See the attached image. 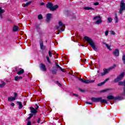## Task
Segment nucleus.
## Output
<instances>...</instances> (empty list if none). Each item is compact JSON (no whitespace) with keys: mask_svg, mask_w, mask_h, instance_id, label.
I'll use <instances>...</instances> for the list:
<instances>
[{"mask_svg":"<svg viewBox=\"0 0 125 125\" xmlns=\"http://www.w3.org/2000/svg\"><path fill=\"white\" fill-rule=\"evenodd\" d=\"M84 39L90 45V46L93 48V49L95 51H98V49H97V47H96V45H95V43L94 42V41L91 39V38L87 37L85 36L84 37Z\"/></svg>","mask_w":125,"mask_h":125,"instance_id":"obj_1","label":"nucleus"},{"mask_svg":"<svg viewBox=\"0 0 125 125\" xmlns=\"http://www.w3.org/2000/svg\"><path fill=\"white\" fill-rule=\"evenodd\" d=\"M65 28V24L61 21H59V25L56 26V30L58 31V33L56 34L58 35L59 33L64 32Z\"/></svg>","mask_w":125,"mask_h":125,"instance_id":"obj_2","label":"nucleus"},{"mask_svg":"<svg viewBox=\"0 0 125 125\" xmlns=\"http://www.w3.org/2000/svg\"><path fill=\"white\" fill-rule=\"evenodd\" d=\"M91 100L93 102H100L101 103H104V104H107V103H108L106 100L102 99V97H98V98L92 97L91 98Z\"/></svg>","mask_w":125,"mask_h":125,"instance_id":"obj_3","label":"nucleus"},{"mask_svg":"<svg viewBox=\"0 0 125 125\" xmlns=\"http://www.w3.org/2000/svg\"><path fill=\"white\" fill-rule=\"evenodd\" d=\"M114 68H116V64H114L112 66H111L110 67H109L107 69H104V72L101 73V76H105V75H107V74H108V73H109V72H110L111 70H113Z\"/></svg>","mask_w":125,"mask_h":125,"instance_id":"obj_4","label":"nucleus"},{"mask_svg":"<svg viewBox=\"0 0 125 125\" xmlns=\"http://www.w3.org/2000/svg\"><path fill=\"white\" fill-rule=\"evenodd\" d=\"M125 10V0H122L120 3V9L119 10V13L120 14H123V11Z\"/></svg>","mask_w":125,"mask_h":125,"instance_id":"obj_5","label":"nucleus"},{"mask_svg":"<svg viewBox=\"0 0 125 125\" xmlns=\"http://www.w3.org/2000/svg\"><path fill=\"white\" fill-rule=\"evenodd\" d=\"M93 20H95V23L97 25H99V24H101V23H102V20H101V17L100 16L94 17Z\"/></svg>","mask_w":125,"mask_h":125,"instance_id":"obj_6","label":"nucleus"},{"mask_svg":"<svg viewBox=\"0 0 125 125\" xmlns=\"http://www.w3.org/2000/svg\"><path fill=\"white\" fill-rule=\"evenodd\" d=\"M124 77H125V73H121L119 76L117 77L116 79L114 80V83H118V82H120V81L123 79Z\"/></svg>","mask_w":125,"mask_h":125,"instance_id":"obj_7","label":"nucleus"},{"mask_svg":"<svg viewBox=\"0 0 125 125\" xmlns=\"http://www.w3.org/2000/svg\"><path fill=\"white\" fill-rule=\"evenodd\" d=\"M78 80H80V82H82L84 83H94V80H85L84 79L80 78H78Z\"/></svg>","mask_w":125,"mask_h":125,"instance_id":"obj_8","label":"nucleus"},{"mask_svg":"<svg viewBox=\"0 0 125 125\" xmlns=\"http://www.w3.org/2000/svg\"><path fill=\"white\" fill-rule=\"evenodd\" d=\"M113 54L114 56H120V51L118 49H116L113 52Z\"/></svg>","mask_w":125,"mask_h":125,"instance_id":"obj_9","label":"nucleus"},{"mask_svg":"<svg viewBox=\"0 0 125 125\" xmlns=\"http://www.w3.org/2000/svg\"><path fill=\"white\" fill-rule=\"evenodd\" d=\"M51 16H52V14H51V13H49L47 14L46 20V21L47 22V23H48V22L50 21V19L51 18Z\"/></svg>","mask_w":125,"mask_h":125,"instance_id":"obj_10","label":"nucleus"},{"mask_svg":"<svg viewBox=\"0 0 125 125\" xmlns=\"http://www.w3.org/2000/svg\"><path fill=\"white\" fill-rule=\"evenodd\" d=\"M40 48L42 50H45V49H46L45 46L43 45V42L42 41L40 42Z\"/></svg>","mask_w":125,"mask_h":125,"instance_id":"obj_11","label":"nucleus"},{"mask_svg":"<svg viewBox=\"0 0 125 125\" xmlns=\"http://www.w3.org/2000/svg\"><path fill=\"white\" fill-rule=\"evenodd\" d=\"M30 112L33 115H36L38 113V111L34 107H30Z\"/></svg>","mask_w":125,"mask_h":125,"instance_id":"obj_12","label":"nucleus"},{"mask_svg":"<svg viewBox=\"0 0 125 125\" xmlns=\"http://www.w3.org/2000/svg\"><path fill=\"white\" fill-rule=\"evenodd\" d=\"M40 68L43 72H45V71H46V67L45 66V65L44 64H43L42 63L40 64Z\"/></svg>","mask_w":125,"mask_h":125,"instance_id":"obj_13","label":"nucleus"},{"mask_svg":"<svg viewBox=\"0 0 125 125\" xmlns=\"http://www.w3.org/2000/svg\"><path fill=\"white\" fill-rule=\"evenodd\" d=\"M18 31H20V28H19V27L14 25L13 27V32H18Z\"/></svg>","mask_w":125,"mask_h":125,"instance_id":"obj_14","label":"nucleus"},{"mask_svg":"<svg viewBox=\"0 0 125 125\" xmlns=\"http://www.w3.org/2000/svg\"><path fill=\"white\" fill-rule=\"evenodd\" d=\"M53 5V4H52V3L49 2L46 4V7H47V8H49V9H50V10H51Z\"/></svg>","mask_w":125,"mask_h":125,"instance_id":"obj_15","label":"nucleus"},{"mask_svg":"<svg viewBox=\"0 0 125 125\" xmlns=\"http://www.w3.org/2000/svg\"><path fill=\"white\" fill-rule=\"evenodd\" d=\"M59 6L58 5H55L54 6H52V8H51V11H54L55 10H56L57 9V8H58Z\"/></svg>","mask_w":125,"mask_h":125,"instance_id":"obj_16","label":"nucleus"},{"mask_svg":"<svg viewBox=\"0 0 125 125\" xmlns=\"http://www.w3.org/2000/svg\"><path fill=\"white\" fill-rule=\"evenodd\" d=\"M56 64V69H59L61 71H62V72H65L64 71V70H63V69H62V67L60 66V65H58V64H57V63H55Z\"/></svg>","mask_w":125,"mask_h":125,"instance_id":"obj_17","label":"nucleus"},{"mask_svg":"<svg viewBox=\"0 0 125 125\" xmlns=\"http://www.w3.org/2000/svg\"><path fill=\"white\" fill-rule=\"evenodd\" d=\"M31 3H32V1L27 2V3H26L25 4H22V6L23 7H26L27 6H29V5H30V4H31Z\"/></svg>","mask_w":125,"mask_h":125,"instance_id":"obj_18","label":"nucleus"},{"mask_svg":"<svg viewBox=\"0 0 125 125\" xmlns=\"http://www.w3.org/2000/svg\"><path fill=\"white\" fill-rule=\"evenodd\" d=\"M4 10L1 9V7H0V18L1 19H2V13H3V12H4Z\"/></svg>","mask_w":125,"mask_h":125,"instance_id":"obj_19","label":"nucleus"},{"mask_svg":"<svg viewBox=\"0 0 125 125\" xmlns=\"http://www.w3.org/2000/svg\"><path fill=\"white\" fill-rule=\"evenodd\" d=\"M16 99L15 98H14V97H9L8 98V101L9 102H11L12 101H15Z\"/></svg>","mask_w":125,"mask_h":125,"instance_id":"obj_20","label":"nucleus"},{"mask_svg":"<svg viewBox=\"0 0 125 125\" xmlns=\"http://www.w3.org/2000/svg\"><path fill=\"white\" fill-rule=\"evenodd\" d=\"M17 103L19 105V109H20V110H21V109L23 108V104H22V103H21V102H17Z\"/></svg>","mask_w":125,"mask_h":125,"instance_id":"obj_21","label":"nucleus"},{"mask_svg":"<svg viewBox=\"0 0 125 125\" xmlns=\"http://www.w3.org/2000/svg\"><path fill=\"white\" fill-rule=\"evenodd\" d=\"M58 71V70L57 69V68H54V67H53V69L52 70V73L54 75H56Z\"/></svg>","mask_w":125,"mask_h":125,"instance_id":"obj_22","label":"nucleus"},{"mask_svg":"<svg viewBox=\"0 0 125 125\" xmlns=\"http://www.w3.org/2000/svg\"><path fill=\"white\" fill-rule=\"evenodd\" d=\"M108 80H109V79H105L104 82L98 83L97 84L98 86H102V85H103L105 83H106V82H107V81H108Z\"/></svg>","mask_w":125,"mask_h":125,"instance_id":"obj_23","label":"nucleus"},{"mask_svg":"<svg viewBox=\"0 0 125 125\" xmlns=\"http://www.w3.org/2000/svg\"><path fill=\"white\" fill-rule=\"evenodd\" d=\"M85 10H94V9L90 7H85L83 8Z\"/></svg>","mask_w":125,"mask_h":125,"instance_id":"obj_24","label":"nucleus"},{"mask_svg":"<svg viewBox=\"0 0 125 125\" xmlns=\"http://www.w3.org/2000/svg\"><path fill=\"white\" fill-rule=\"evenodd\" d=\"M104 45H105V46L106 47L107 49H108L109 50H112V49L111 48V45H108V44H107L105 42H104Z\"/></svg>","mask_w":125,"mask_h":125,"instance_id":"obj_25","label":"nucleus"},{"mask_svg":"<svg viewBox=\"0 0 125 125\" xmlns=\"http://www.w3.org/2000/svg\"><path fill=\"white\" fill-rule=\"evenodd\" d=\"M18 75H22V74H24V69H21L17 72Z\"/></svg>","mask_w":125,"mask_h":125,"instance_id":"obj_26","label":"nucleus"},{"mask_svg":"<svg viewBox=\"0 0 125 125\" xmlns=\"http://www.w3.org/2000/svg\"><path fill=\"white\" fill-rule=\"evenodd\" d=\"M114 20L115 21V23H118V22H119V19L118 18V16H117V14H115Z\"/></svg>","mask_w":125,"mask_h":125,"instance_id":"obj_27","label":"nucleus"},{"mask_svg":"<svg viewBox=\"0 0 125 125\" xmlns=\"http://www.w3.org/2000/svg\"><path fill=\"white\" fill-rule=\"evenodd\" d=\"M107 99H108L109 100H111L112 99H115V98L114 97V96H112V95H109L107 97Z\"/></svg>","mask_w":125,"mask_h":125,"instance_id":"obj_28","label":"nucleus"},{"mask_svg":"<svg viewBox=\"0 0 125 125\" xmlns=\"http://www.w3.org/2000/svg\"><path fill=\"white\" fill-rule=\"evenodd\" d=\"M21 79H22V76H20V77L16 76L15 77V81H16L17 82L19 80H20Z\"/></svg>","mask_w":125,"mask_h":125,"instance_id":"obj_29","label":"nucleus"},{"mask_svg":"<svg viewBox=\"0 0 125 125\" xmlns=\"http://www.w3.org/2000/svg\"><path fill=\"white\" fill-rule=\"evenodd\" d=\"M1 84H0V87H3L4 86H5V83L4 82L2 81L1 82Z\"/></svg>","mask_w":125,"mask_h":125,"instance_id":"obj_30","label":"nucleus"},{"mask_svg":"<svg viewBox=\"0 0 125 125\" xmlns=\"http://www.w3.org/2000/svg\"><path fill=\"white\" fill-rule=\"evenodd\" d=\"M107 21L108 23H111V22L113 21V19H112V18H108L107 19Z\"/></svg>","mask_w":125,"mask_h":125,"instance_id":"obj_31","label":"nucleus"},{"mask_svg":"<svg viewBox=\"0 0 125 125\" xmlns=\"http://www.w3.org/2000/svg\"><path fill=\"white\" fill-rule=\"evenodd\" d=\"M122 60L123 61L124 64H125V55H123L122 56Z\"/></svg>","mask_w":125,"mask_h":125,"instance_id":"obj_32","label":"nucleus"},{"mask_svg":"<svg viewBox=\"0 0 125 125\" xmlns=\"http://www.w3.org/2000/svg\"><path fill=\"white\" fill-rule=\"evenodd\" d=\"M41 118H38V120H37V123H38V124H42L43 122H41Z\"/></svg>","mask_w":125,"mask_h":125,"instance_id":"obj_33","label":"nucleus"},{"mask_svg":"<svg viewBox=\"0 0 125 125\" xmlns=\"http://www.w3.org/2000/svg\"><path fill=\"white\" fill-rule=\"evenodd\" d=\"M38 19H39V20H41V19H42V15H39L38 16Z\"/></svg>","mask_w":125,"mask_h":125,"instance_id":"obj_34","label":"nucleus"},{"mask_svg":"<svg viewBox=\"0 0 125 125\" xmlns=\"http://www.w3.org/2000/svg\"><path fill=\"white\" fill-rule=\"evenodd\" d=\"M46 58L47 59V61L49 62L50 63V61L49 60V57H48V56H46Z\"/></svg>","mask_w":125,"mask_h":125,"instance_id":"obj_35","label":"nucleus"},{"mask_svg":"<svg viewBox=\"0 0 125 125\" xmlns=\"http://www.w3.org/2000/svg\"><path fill=\"white\" fill-rule=\"evenodd\" d=\"M49 56L51 57L52 56V53H51V51H49Z\"/></svg>","mask_w":125,"mask_h":125,"instance_id":"obj_36","label":"nucleus"},{"mask_svg":"<svg viewBox=\"0 0 125 125\" xmlns=\"http://www.w3.org/2000/svg\"><path fill=\"white\" fill-rule=\"evenodd\" d=\"M32 117H33V114H30L29 117L28 118V120H30V119H31L32 118Z\"/></svg>","mask_w":125,"mask_h":125,"instance_id":"obj_37","label":"nucleus"},{"mask_svg":"<svg viewBox=\"0 0 125 125\" xmlns=\"http://www.w3.org/2000/svg\"><path fill=\"white\" fill-rule=\"evenodd\" d=\"M108 34H109V31L108 30L106 31L105 32V36H108Z\"/></svg>","mask_w":125,"mask_h":125,"instance_id":"obj_38","label":"nucleus"},{"mask_svg":"<svg viewBox=\"0 0 125 125\" xmlns=\"http://www.w3.org/2000/svg\"><path fill=\"white\" fill-rule=\"evenodd\" d=\"M17 97V93H14V97L15 99H16V98Z\"/></svg>","mask_w":125,"mask_h":125,"instance_id":"obj_39","label":"nucleus"},{"mask_svg":"<svg viewBox=\"0 0 125 125\" xmlns=\"http://www.w3.org/2000/svg\"><path fill=\"white\" fill-rule=\"evenodd\" d=\"M36 29H37V31H40V26H39V25H37V26H36Z\"/></svg>","mask_w":125,"mask_h":125,"instance_id":"obj_40","label":"nucleus"},{"mask_svg":"<svg viewBox=\"0 0 125 125\" xmlns=\"http://www.w3.org/2000/svg\"><path fill=\"white\" fill-rule=\"evenodd\" d=\"M36 107H35V109L38 111V110L39 109V105H38L37 104H36Z\"/></svg>","mask_w":125,"mask_h":125,"instance_id":"obj_41","label":"nucleus"},{"mask_svg":"<svg viewBox=\"0 0 125 125\" xmlns=\"http://www.w3.org/2000/svg\"><path fill=\"white\" fill-rule=\"evenodd\" d=\"M57 84H58L59 86H61L62 85L60 83H59V82H58V81H57Z\"/></svg>","mask_w":125,"mask_h":125,"instance_id":"obj_42","label":"nucleus"},{"mask_svg":"<svg viewBox=\"0 0 125 125\" xmlns=\"http://www.w3.org/2000/svg\"><path fill=\"white\" fill-rule=\"evenodd\" d=\"M94 4L95 5H99V3L98 2H95V3H94Z\"/></svg>","mask_w":125,"mask_h":125,"instance_id":"obj_43","label":"nucleus"},{"mask_svg":"<svg viewBox=\"0 0 125 125\" xmlns=\"http://www.w3.org/2000/svg\"><path fill=\"white\" fill-rule=\"evenodd\" d=\"M111 35H115L116 33H115V32L112 31L111 32Z\"/></svg>","mask_w":125,"mask_h":125,"instance_id":"obj_44","label":"nucleus"},{"mask_svg":"<svg viewBox=\"0 0 125 125\" xmlns=\"http://www.w3.org/2000/svg\"><path fill=\"white\" fill-rule=\"evenodd\" d=\"M15 105V104H14V103H12L11 104V106H12V107L14 106Z\"/></svg>","mask_w":125,"mask_h":125,"instance_id":"obj_45","label":"nucleus"},{"mask_svg":"<svg viewBox=\"0 0 125 125\" xmlns=\"http://www.w3.org/2000/svg\"><path fill=\"white\" fill-rule=\"evenodd\" d=\"M73 95L74 96H75V97H78V96H79V95H78L77 94H74Z\"/></svg>","mask_w":125,"mask_h":125,"instance_id":"obj_46","label":"nucleus"},{"mask_svg":"<svg viewBox=\"0 0 125 125\" xmlns=\"http://www.w3.org/2000/svg\"><path fill=\"white\" fill-rule=\"evenodd\" d=\"M27 125H31V122L28 121V122H27Z\"/></svg>","mask_w":125,"mask_h":125,"instance_id":"obj_47","label":"nucleus"},{"mask_svg":"<svg viewBox=\"0 0 125 125\" xmlns=\"http://www.w3.org/2000/svg\"><path fill=\"white\" fill-rule=\"evenodd\" d=\"M80 91H81V92H83L84 91L82 89H79Z\"/></svg>","mask_w":125,"mask_h":125,"instance_id":"obj_48","label":"nucleus"},{"mask_svg":"<svg viewBox=\"0 0 125 125\" xmlns=\"http://www.w3.org/2000/svg\"><path fill=\"white\" fill-rule=\"evenodd\" d=\"M86 103V104H90V105H92V103H91L87 102Z\"/></svg>","mask_w":125,"mask_h":125,"instance_id":"obj_49","label":"nucleus"},{"mask_svg":"<svg viewBox=\"0 0 125 125\" xmlns=\"http://www.w3.org/2000/svg\"><path fill=\"white\" fill-rule=\"evenodd\" d=\"M105 91H107V90H104L102 91V92H105Z\"/></svg>","mask_w":125,"mask_h":125,"instance_id":"obj_50","label":"nucleus"},{"mask_svg":"<svg viewBox=\"0 0 125 125\" xmlns=\"http://www.w3.org/2000/svg\"><path fill=\"white\" fill-rule=\"evenodd\" d=\"M86 61V60H82V62H85Z\"/></svg>","mask_w":125,"mask_h":125,"instance_id":"obj_51","label":"nucleus"},{"mask_svg":"<svg viewBox=\"0 0 125 125\" xmlns=\"http://www.w3.org/2000/svg\"><path fill=\"white\" fill-rule=\"evenodd\" d=\"M43 4H44V3H41V4H40L41 5H43Z\"/></svg>","mask_w":125,"mask_h":125,"instance_id":"obj_52","label":"nucleus"},{"mask_svg":"<svg viewBox=\"0 0 125 125\" xmlns=\"http://www.w3.org/2000/svg\"><path fill=\"white\" fill-rule=\"evenodd\" d=\"M70 74V75H71V76H72L73 75V74H71V73H69Z\"/></svg>","mask_w":125,"mask_h":125,"instance_id":"obj_53","label":"nucleus"},{"mask_svg":"<svg viewBox=\"0 0 125 125\" xmlns=\"http://www.w3.org/2000/svg\"><path fill=\"white\" fill-rule=\"evenodd\" d=\"M25 0V1H28V0Z\"/></svg>","mask_w":125,"mask_h":125,"instance_id":"obj_54","label":"nucleus"},{"mask_svg":"<svg viewBox=\"0 0 125 125\" xmlns=\"http://www.w3.org/2000/svg\"><path fill=\"white\" fill-rule=\"evenodd\" d=\"M98 73H99V71H98Z\"/></svg>","mask_w":125,"mask_h":125,"instance_id":"obj_55","label":"nucleus"}]
</instances>
